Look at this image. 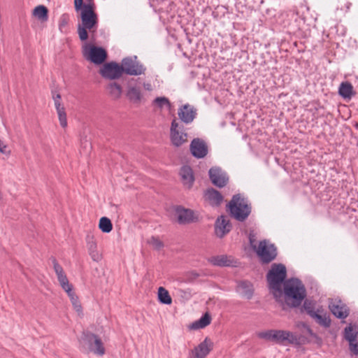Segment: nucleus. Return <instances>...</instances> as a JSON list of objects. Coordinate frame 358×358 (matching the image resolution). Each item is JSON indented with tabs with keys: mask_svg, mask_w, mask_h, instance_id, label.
Here are the masks:
<instances>
[{
	"mask_svg": "<svg viewBox=\"0 0 358 358\" xmlns=\"http://www.w3.org/2000/svg\"><path fill=\"white\" fill-rule=\"evenodd\" d=\"M80 12L81 23L78 24V34L82 41H86L88 37L93 38L98 29V16L94 10L92 0H88L86 3H82L79 9H75Z\"/></svg>",
	"mask_w": 358,
	"mask_h": 358,
	"instance_id": "f257e3e1",
	"label": "nucleus"
},
{
	"mask_svg": "<svg viewBox=\"0 0 358 358\" xmlns=\"http://www.w3.org/2000/svg\"><path fill=\"white\" fill-rule=\"evenodd\" d=\"M282 296L289 307L299 306L306 296V290L301 280L291 278L283 283Z\"/></svg>",
	"mask_w": 358,
	"mask_h": 358,
	"instance_id": "f03ea898",
	"label": "nucleus"
},
{
	"mask_svg": "<svg viewBox=\"0 0 358 358\" xmlns=\"http://www.w3.org/2000/svg\"><path fill=\"white\" fill-rule=\"evenodd\" d=\"M286 267L282 264H273L266 275L269 289L277 301L282 296V285L286 281Z\"/></svg>",
	"mask_w": 358,
	"mask_h": 358,
	"instance_id": "7ed1b4c3",
	"label": "nucleus"
},
{
	"mask_svg": "<svg viewBox=\"0 0 358 358\" xmlns=\"http://www.w3.org/2000/svg\"><path fill=\"white\" fill-rule=\"evenodd\" d=\"M78 342L80 350L84 352H92L99 357L106 352L101 339L93 333L83 332Z\"/></svg>",
	"mask_w": 358,
	"mask_h": 358,
	"instance_id": "20e7f679",
	"label": "nucleus"
},
{
	"mask_svg": "<svg viewBox=\"0 0 358 358\" xmlns=\"http://www.w3.org/2000/svg\"><path fill=\"white\" fill-rule=\"evenodd\" d=\"M258 336L280 345H285L287 343L293 344L297 341L296 336L292 331L286 330L270 329L259 332Z\"/></svg>",
	"mask_w": 358,
	"mask_h": 358,
	"instance_id": "39448f33",
	"label": "nucleus"
},
{
	"mask_svg": "<svg viewBox=\"0 0 358 358\" xmlns=\"http://www.w3.org/2000/svg\"><path fill=\"white\" fill-rule=\"evenodd\" d=\"M229 208L231 215L238 221H244L248 218L251 207L246 199L241 197L240 194L234 195L229 203Z\"/></svg>",
	"mask_w": 358,
	"mask_h": 358,
	"instance_id": "423d86ee",
	"label": "nucleus"
},
{
	"mask_svg": "<svg viewBox=\"0 0 358 358\" xmlns=\"http://www.w3.org/2000/svg\"><path fill=\"white\" fill-rule=\"evenodd\" d=\"M250 243L256 251L257 255L264 263H269L277 256L276 248L273 244L268 243L266 241H260L258 246L252 245V241L250 238Z\"/></svg>",
	"mask_w": 358,
	"mask_h": 358,
	"instance_id": "0eeeda50",
	"label": "nucleus"
},
{
	"mask_svg": "<svg viewBox=\"0 0 358 358\" xmlns=\"http://www.w3.org/2000/svg\"><path fill=\"white\" fill-rule=\"evenodd\" d=\"M122 72L130 76L144 74L146 68L138 60L136 56L126 57L122 61Z\"/></svg>",
	"mask_w": 358,
	"mask_h": 358,
	"instance_id": "6e6552de",
	"label": "nucleus"
},
{
	"mask_svg": "<svg viewBox=\"0 0 358 358\" xmlns=\"http://www.w3.org/2000/svg\"><path fill=\"white\" fill-rule=\"evenodd\" d=\"M170 139L172 145L175 147H180L187 142V134L182 131V128L179 127V124L176 120L171 122Z\"/></svg>",
	"mask_w": 358,
	"mask_h": 358,
	"instance_id": "1a4fd4ad",
	"label": "nucleus"
},
{
	"mask_svg": "<svg viewBox=\"0 0 358 358\" xmlns=\"http://www.w3.org/2000/svg\"><path fill=\"white\" fill-rule=\"evenodd\" d=\"M122 73V66L115 62L107 63L100 69V74L102 77L110 80L119 78Z\"/></svg>",
	"mask_w": 358,
	"mask_h": 358,
	"instance_id": "9d476101",
	"label": "nucleus"
},
{
	"mask_svg": "<svg viewBox=\"0 0 358 358\" xmlns=\"http://www.w3.org/2000/svg\"><path fill=\"white\" fill-rule=\"evenodd\" d=\"M329 308L331 313L341 320H345L350 314L348 306L339 299H332L329 302Z\"/></svg>",
	"mask_w": 358,
	"mask_h": 358,
	"instance_id": "9b49d317",
	"label": "nucleus"
},
{
	"mask_svg": "<svg viewBox=\"0 0 358 358\" xmlns=\"http://www.w3.org/2000/svg\"><path fill=\"white\" fill-rule=\"evenodd\" d=\"M85 57L96 64H102L106 59V52L101 48L91 47L89 50L87 48L84 50Z\"/></svg>",
	"mask_w": 358,
	"mask_h": 358,
	"instance_id": "f8f14e48",
	"label": "nucleus"
},
{
	"mask_svg": "<svg viewBox=\"0 0 358 358\" xmlns=\"http://www.w3.org/2000/svg\"><path fill=\"white\" fill-rule=\"evenodd\" d=\"M209 177L212 183L218 187L225 186L229 180L227 173L218 167H213L209 170Z\"/></svg>",
	"mask_w": 358,
	"mask_h": 358,
	"instance_id": "ddd939ff",
	"label": "nucleus"
},
{
	"mask_svg": "<svg viewBox=\"0 0 358 358\" xmlns=\"http://www.w3.org/2000/svg\"><path fill=\"white\" fill-rule=\"evenodd\" d=\"M190 151L194 157L201 159L207 155L208 146L203 140L194 138L190 143Z\"/></svg>",
	"mask_w": 358,
	"mask_h": 358,
	"instance_id": "4468645a",
	"label": "nucleus"
},
{
	"mask_svg": "<svg viewBox=\"0 0 358 358\" xmlns=\"http://www.w3.org/2000/svg\"><path fill=\"white\" fill-rule=\"evenodd\" d=\"M53 267L55 272L57 275V280L62 287L66 292H69L73 289V286L69 283V281L65 274L63 268L58 264L55 259L52 260Z\"/></svg>",
	"mask_w": 358,
	"mask_h": 358,
	"instance_id": "2eb2a0df",
	"label": "nucleus"
},
{
	"mask_svg": "<svg viewBox=\"0 0 358 358\" xmlns=\"http://www.w3.org/2000/svg\"><path fill=\"white\" fill-rule=\"evenodd\" d=\"M138 80H132L129 83L127 91V96L129 100L134 103H139L143 98V94L140 86H138L136 82Z\"/></svg>",
	"mask_w": 358,
	"mask_h": 358,
	"instance_id": "dca6fc26",
	"label": "nucleus"
},
{
	"mask_svg": "<svg viewBox=\"0 0 358 358\" xmlns=\"http://www.w3.org/2000/svg\"><path fill=\"white\" fill-rule=\"evenodd\" d=\"M231 225L229 220L225 216L219 217L215 224V232L217 237L222 238L231 230Z\"/></svg>",
	"mask_w": 358,
	"mask_h": 358,
	"instance_id": "f3484780",
	"label": "nucleus"
},
{
	"mask_svg": "<svg viewBox=\"0 0 358 358\" xmlns=\"http://www.w3.org/2000/svg\"><path fill=\"white\" fill-rule=\"evenodd\" d=\"M213 342L208 338H206L203 342L192 351V352L195 358H206L213 350Z\"/></svg>",
	"mask_w": 358,
	"mask_h": 358,
	"instance_id": "a211bd4d",
	"label": "nucleus"
},
{
	"mask_svg": "<svg viewBox=\"0 0 358 358\" xmlns=\"http://www.w3.org/2000/svg\"><path fill=\"white\" fill-rule=\"evenodd\" d=\"M178 222L180 224H188L198 220V216L190 209L178 208L176 209Z\"/></svg>",
	"mask_w": 358,
	"mask_h": 358,
	"instance_id": "6ab92c4d",
	"label": "nucleus"
},
{
	"mask_svg": "<svg viewBox=\"0 0 358 358\" xmlns=\"http://www.w3.org/2000/svg\"><path fill=\"white\" fill-rule=\"evenodd\" d=\"M178 114L183 122L189 124L195 118L196 112L194 107L189 104H185L179 108Z\"/></svg>",
	"mask_w": 358,
	"mask_h": 358,
	"instance_id": "aec40b11",
	"label": "nucleus"
},
{
	"mask_svg": "<svg viewBox=\"0 0 358 358\" xmlns=\"http://www.w3.org/2000/svg\"><path fill=\"white\" fill-rule=\"evenodd\" d=\"M308 315L315 319L316 322L325 328L329 327L331 325V319L327 313L322 309H317L316 310H308Z\"/></svg>",
	"mask_w": 358,
	"mask_h": 358,
	"instance_id": "412c9836",
	"label": "nucleus"
},
{
	"mask_svg": "<svg viewBox=\"0 0 358 358\" xmlns=\"http://www.w3.org/2000/svg\"><path fill=\"white\" fill-rule=\"evenodd\" d=\"M52 98L55 103V106L58 115L60 125L65 128L67 126V120L65 108L61 103V95L59 94H53Z\"/></svg>",
	"mask_w": 358,
	"mask_h": 358,
	"instance_id": "4be33fe9",
	"label": "nucleus"
},
{
	"mask_svg": "<svg viewBox=\"0 0 358 358\" xmlns=\"http://www.w3.org/2000/svg\"><path fill=\"white\" fill-rule=\"evenodd\" d=\"M236 292L243 297L250 299L253 296V285L248 281H241L237 285Z\"/></svg>",
	"mask_w": 358,
	"mask_h": 358,
	"instance_id": "5701e85b",
	"label": "nucleus"
},
{
	"mask_svg": "<svg viewBox=\"0 0 358 358\" xmlns=\"http://www.w3.org/2000/svg\"><path fill=\"white\" fill-rule=\"evenodd\" d=\"M204 197L205 200L208 201L210 205L213 206H219L223 200V197L221 194L213 188L208 189L206 191Z\"/></svg>",
	"mask_w": 358,
	"mask_h": 358,
	"instance_id": "b1692460",
	"label": "nucleus"
},
{
	"mask_svg": "<svg viewBox=\"0 0 358 358\" xmlns=\"http://www.w3.org/2000/svg\"><path fill=\"white\" fill-rule=\"evenodd\" d=\"M208 262L213 266H229L233 264L234 260L232 258L222 255L211 257L208 259Z\"/></svg>",
	"mask_w": 358,
	"mask_h": 358,
	"instance_id": "393cba45",
	"label": "nucleus"
},
{
	"mask_svg": "<svg viewBox=\"0 0 358 358\" xmlns=\"http://www.w3.org/2000/svg\"><path fill=\"white\" fill-rule=\"evenodd\" d=\"M180 174L184 185H187L188 187H191L194 182V176L192 169L188 166H184L181 168Z\"/></svg>",
	"mask_w": 358,
	"mask_h": 358,
	"instance_id": "a878e982",
	"label": "nucleus"
},
{
	"mask_svg": "<svg viewBox=\"0 0 358 358\" xmlns=\"http://www.w3.org/2000/svg\"><path fill=\"white\" fill-rule=\"evenodd\" d=\"M211 317L208 313H206L199 320L195 321L191 324V329H203L210 324Z\"/></svg>",
	"mask_w": 358,
	"mask_h": 358,
	"instance_id": "bb28decb",
	"label": "nucleus"
},
{
	"mask_svg": "<svg viewBox=\"0 0 358 358\" xmlns=\"http://www.w3.org/2000/svg\"><path fill=\"white\" fill-rule=\"evenodd\" d=\"M339 94L344 99H350L353 95V87L348 82H343L338 89Z\"/></svg>",
	"mask_w": 358,
	"mask_h": 358,
	"instance_id": "cd10ccee",
	"label": "nucleus"
},
{
	"mask_svg": "<svg viewBox=\"0 0 358 358\" xmlns=\"http://www.w3.org/2000/svg\"><path fill=\"white\" fill-rule=\"evenodd\" d=\"M157 296L159 301L163 304L170 305L172 303V299L168 290L163 287L158 288Z\"/></svg>",
	"mask_w": 358,
	"mask_h": 358,
	"instance_id": "c85d7f7f",
	"label": "nucleus"
},
{
	"mask_svg": "<svg viewBox=\"0 0 358 358\" xmlns=\"http://www.w3.org/2000/svg\"><path fill=\"white\" fill-rule=\"evenodd\" d=\"M48 8L43 5L36 6L33 10V15L43 22L48 20Z\"/></svg>",
	"mask_w": 358,
	"mask_h": 358,
	"instance_id": "c756f323",
	"label": "nucleus"
},
{
	"mask_svg": "<svg viewBox=\"0 0 358 358\" xmlns=\"http://www.w3.org/2000/svg\"><path fill=\"white\" fill-rule=\"evenodd\" d=\"M99 227L102 232L109 233L113 229V224L109 218L102 217L99 220Z\"/></svg>",
	"mask_w": 358,
	"mask_h": 358,
	"instance_id": "7c9ffc66",
	"label": "nucleus"
},
{
	"mask_svg": "<svg viewBox=\"0 0 358 358\" xmlns=\"http://www.w3.org/2000/svg\"><path fill=\"white\" fill-rule=\"evenodd\" d=\"M68 296L69 297L71 302L74 308V309L78 312L80 313L82 310V306L79 301L78 296L74 293L73 289L66 292Z\"/></svg>",
	"mask_w": 358,
	"mask_h": 358,
	"instance_id": "2f4dec72",
	"label": "nucleus"
},
{
	"mask_svg": "<svg viewBox=\"0 0 358 358\" xmlns=\"http://www.w3.org/2000/svg\"><path fill=\"white\" fill-rule=\"evenodd\" d=\"M153 103L155 104L160 109H163L164 108L170 110L171 108V103L169 100L164 96L157 97L154 99Z\"/></svg>",
	"mask_w": 358,
	"mask_h": 358,
	"instance_id": "473e14b6",
	"label": "nucleus"
},
{
	"mask_svg": "<svg viewBox=\"0 0 358 358\" xmlns=\"http://www.w3.org/2000/svg\"><path fill=\"white\" fill-rule=\"evenodd\" d=\"M110 94L115 98H119L122 93L121 86L116 83H111L108 86Z\"/></svg>",
	"mask_w": 358,
	"mask_h": 358,
	"instance_id": "72a5a7b5",
	"label": "nucleus"
},
{
	"mask_svg": "<svg viewBox=\"0 0 358 358\" xmlns=\"http://www.w3.org/2000/svg\"><path fill=\"white\" fill-rule=\"evenodd\" d=\"M86 244L87 250L97 249V243L96 239L92 234H88L86 236Z\"/></svg>",
	"mask_w": 358,
	"mask_h": 358,
	"instance_id": "f704fd0d",
	"label": "nucleus"
},
{
	"mask_svg": "<svg viewBox=\"0 0 358 358\" xmlns=\"http://www.w3.org/2000/svg\"><path fill=\"white\" fill-rule=\"evenodd\" d=\"M345 338L350 341H355L356 338V334L353 332V329L351 324L346 327L344 330Z\"/></svg>",
	"mask_w": 358,
	"mask_h": 358,
	"instance_id": "c9c22d12",
	"label": "nucleus"
},
{
	"mask_svg": "<svg viewBox=\"0 0 358 358\" xmlns=\"http://www.w3.org/2000/svg\"><path fill=\"white\" fill-rule=\"evenodd\" d=\"M148 243L157 250H160L164 247L162 241H161L157 237L152 236L148 240Z\"/></svg>",
	"mask_w": 358,
	"mask_h": 358,
	"instance_id": "e433bc0d",
	"label": "nucleus"
},
{
	"mask_svg": "<svg viewBox=\"0 0 358 358\" xmlns=\"http://www.w3.org/2000/svg\"><path fill=\"white\" fill-rule=\"evenodd\" d=\"M88 252L93 261L96 262L101 261L102 256L97 249L89 250Z\"/></svg>",
	"mask_w": 358,
	"mask_h": 358,
	"instance_id": "4c0bfd02",
	"label": "nucleus"
},
{
	"mask_svg": "<svg viewBox=\"0 0 358 358\" xmlns=\"http://www.w3.org/2000/svg\"><path fill=\"white\" fill-rule=\"evenodd\" d=\"M350 349L355 354L358 355V342L356 341H350Z\"/></svg>",
	"mask_w": 358,
	"mask_h": 358,
	"instance_id": "58836bf2",
	"label": "nucleus"
},
{
	"mask_svg": "<svg viewBox=\"0 0 358 358\" xmlns=\"http://www.w3.org/2000/svg\"><path fill=\"white\" fill-rule=\"evenodd\" d=\"M0 152L5 155H10V151L7 150V145L4 144L1 140H0Z\"/></svg>",
	"mask_w": 358,
	"mask_h": 358,
	"instance_id": "ea45409f",
	"label": "nucleus"
},
{
	"mask_svg": "<svg viewBox=\"0 0 358 358\" xmlns=\"http://www.w3.org/2000/svg\"><path fill=\"white\" fill-rule=\"evenodd\" d=\"M303 306H304V309L306 310L308 314V310H315L312 306V303L308 301H305Z\"/></svg>",
	"mask_w": 358,
	"mask_h": 358,
	"instance_id": "a19ab883",
	"label": "nucleus"
},
{
	"mask_svg": "<svg viewBox=\"0 0 358 358\" xmlns=\"http://www.w3.org/2000/svg\"><path fill=\"white\" fill-rule=\"evenodd\" d=\"M143 88L147 91H152L153 90V87L150 83H143Z\"/></svg>",
	"mask_w": 358,
	"mask_h": 358,
	"instance_id": "79ce46f5",
	"label": "nucleus"
},
{
	"mask_svg": "<svg viewBox=\"0 0 358 358\" xmlns=\"http://www.w3.org/2000/svg\"><path fill=\"white\" fill-rule=\"evenodd\" d=\"M83 0H74L75 9H79L82 6Z\"/></svg>",
	"mask_w": 358,
	"mask_h": 358,
	"instance_id": "37998d69",
	"label": "nucleus"
},
{
	"mask_svg": "<svg viewBox=\"0 0 358 358\" xmlns=\"http://www.w3.org/2000/svg\"><path fill=\"white\" fill-rule=\"evenodd\" d=\"M309 333H311V330L310 329H308Z\"/></svg>",
	"mask_w": 358,
	"mask_h": 358,
	"instance_id": "c03bdc74",
	"label": "nucleus"
}]
</instances>
